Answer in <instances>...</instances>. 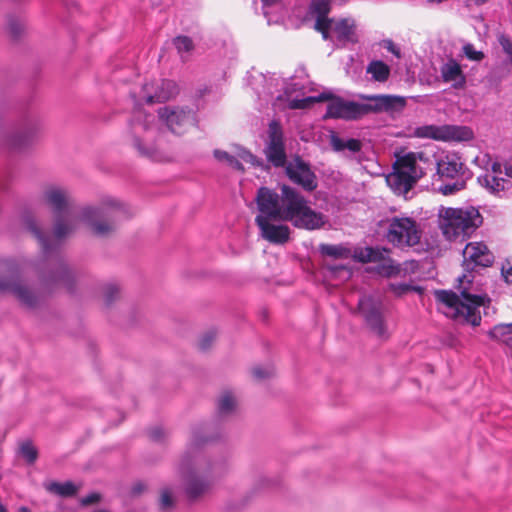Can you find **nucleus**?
<instances>
[{
  "instance_id": "44",
  "label": "nucleus",
  "mask_w": 512,
  "mask_h": 512,
  "mask_svg": "<svg viewBox=\"0 0 512 512\" xmlns=\"http://www.w3.org/2000/svg\"><path fill=\"white\" fill-rule=\"evenodd\" d=\"M119 293V288L117 285L115 284H108L106 287H105V291H104V296H105V301L106 303L109 305L113 302V300L116 298V296L118 295Z\"/></svg>"
},
{
  "instance_id": "15",
  "label": "nucleus",
  "mask_w": 512,
  "mask_h": 512,
  "mask_svg": "<svg viewBox=\"0 0 512 512\" xmlns=\"http://www.w3.org/2000/svg\"><path fill=\"white\" fill-rule=\"evenodd\" d=\"M268 143L265 149L267 160L274 167H284L287 162L283 130L279 121L272 120L268 126Z\"/></svg>"
},
{
  "instance_id": "5",
  "label": "nucleus",
  "mask_w": 512,
  "mask_h": 512,
  "mask_svg": "<svg viewBox=\"0 0 512 512\" xmlns=\"http://www.w3.org/2000/svg\"><path fill=\"white\" fill-rule=\"evenodd\" d=\"M128 135L132 146L140 156L156 162L167 160L165 153L157 142L160 134L156 127L154 115L141 109H135L129 121Z\"/></svg>"
},
{
  "instance_id": "23",
  "label": "nucleus",
  "mask_w": 512,
  "mask_h": 512,
  "mask_svg": "<svg viewBox=\"0 0 512 512\" xmlns=\"http://www.w3.org/2000/svg\"><path fill=\"white\" fill-rule=\"evenodd\" d=\"M367 99L370 101L365 104L367 114L369 112H398L406 105L405 98L396 95H374Z\"/></svg>"
},
{
  "instance_id": "37",
  "label": "nucleus",
  "mask_w": 512,
  "mask_h": 512,
  "mask_svg": "<svg viewBox=\"0 0 512 512\" xmlns=\"http://www.w3.org/2000/svg\"><path fill=\"white\" fill-rule=\"evenodd\" d=\"M390 253V250L384 247H367L366 259L370 262H380L385 260Z\"/></svg>"
},
{
  "instance_id": "55",
  "label": "nucleus",
  "mask_w": 512,
  "mask_h": 512,
  "mask_svg": "<svg viewBox=\"0 0 512 512\" xmlns=\"http://www.w3.org/2000/svg\"><path fill=\"white\" fill-rule=\"evenodd\" d=\"M19 512H31L28 507L22 506L19 508Z\"/></svg>"
},
{
  "instance_id": "27",
  "label": "nucleus",
  "mask_w": 512,
  "mask_h": 512,
  "mask_svg": "<svg viewBox=\"0 0 512 512\" xmlns=\"http://www.w3.org/2000/svg\"><path fill=\"white\" fill-rule=\"evenodd\" d=\"M44 488L51 494L62 498H68L76 495L78 487L72 481L63 483L57 481H49L44 483Z\"/></svg>"
},
{
  "instance_id": "4",
  "label": "nucleus",
  "mask_w": 512,
  "mask_h": 512,
  "mask_svg": "<svg viewBox=\"0 0 512 512\" xmlns=\"http://www.w3.org/2000/svg\"><path fill=\"white\" fill-rule=\"evenodd\" d=\"M433 158L425 152H408L397 157L393 171L386 176L387 184L395 193L405 195L420 178L433 170Z\"/></svg>"
},
{
  "instance_id": "13",
  "label": "nucleus",
  "mask_w": 512,
  "mask_h": 512,
  "mask_svg": "<svg viewBox=\"0 0 512 512\" xmlns=\"http://www.w3.org/2000/svg\"><path fill=\"white\" fill-rule=\"evenodd\" d=\"M416 134L440 141H467L473 138V131L469 127L456 125L423 126L417 128Z\"/></svg>"
},
{
  "instance_id": "16",
  "label": "nucleus",
  "mask_w": 512,
  "mask_h": 512,
  "mask_svg": "<svg viewBox=\"0 0 512 512\" xmlns=\"http://www.w3.org/2000/svg\"><path fill=\"white\" fill-rule=\"evenodd\" d=\"M159 118L168 129L177 135L183 134L186 129L195 124V113L191 109L163 107L158 110Z\"/></svg>"
},
{
  "instance_id": "6",
  "label": "nucleus",
  "mask_w": 512,
  "mask_h": 512,
  "mask_svg": "<svg viewBox=\"0 0 512 512\" xmlns=\"http://www.w3.org/2000/svg\"><path fill=\"white\" fill-rule=\"evenodd\" d=\"M281 221L306 230L319 229L326 222L325 216L314 211L300 192L285 184L281 186Z\"/></svg>"
},
{
  "instance_id": "18",
  "label": "nucleus",
  "mask_w": 512,
  "mask_h": 512,
  "mask_svg": "<svg viewBox=\"0 0 512 512\" xmlns=\"http://www.w3.org/2000/svg\"><path fill=\"white\" fill-rule=\"evenodd\" d=\"M329 99L325 118L355 120L367 114L365 104L347 101L340 97L330 96Z\"/></svg>"
},
{
  "instance_id": "20",
  "label": "nucleus",
  "mask_w": 512,
  "mask_h": 512,
  "mask_svg": "<svg viewBox=\"0 0 512 512\" xmlns=\"http://www.w3.org/2000/svg\"><path fill=\"white\" fill-rule=\"evenodd\" d=\"M463 264L466 270L492 265L494 256L483 242H470L463 250Z\"/></svg>"
},
{
  "instance_id": "36",
  "label": "nucleus",
  "mask_w": 512,
  "mask_h": 512,
  "mask_svg": "<svg viewBox=\"0 0 512 512\" xmlns=\"http://www.w3.org/2000/svg\"><path fill=\"white\" fill-rule=\"evenodd\" d=\"M173 44L176 47L178 53L181 55V58H184V54L191 52L194 48L193 41L188 36L175 37L173 39Z\"/></svg>"
},
{
  "instance_id": "53",
  "label": "nucleus",
  "mask_w": 512,
  "mask_h": 512,
  "mask_svg": "<svg viewBox=\"0 0 512 512\" xmlns=\"http://www.w3.org/2000/svg\"><path fill=\"white\" fill-rule=\"evenodd\" d=\"M492 171L493 173L497 174V173H501L502 172V164L501 163H498V162H494L492 164Z\"/></svg>"
},
{
  "instance_id": "11",
  "label": "nucleus",
  "mask_w": 512,
  "mask_h": 512,
  "mask_svg": "<svg viewBox=\"0 0 512 512\" xmlns=\"http://www.w3.org/2000/svg\"><path fill=\"white\" fill-rule=\"evenodd\" d=\"M41 124L35 118H26L16 130L4 136L0 130V144L13 151H23L30 147L39 137Z\"/></svg>"
},
{
  "instance_id": "46",
  "label": "nucleus",
  "mask_w": 512,
  "mask_h": 512,
  "mask_svg": "<svg viewBox=\"0 0 512 512\" xmlns=\"http://www.w3.org/2000/svg\"><path fill=\"white\" fill-rule=\"evenodd\" d=\"M148 433H149L150 439L155 442L161 441L165 436V432H164L163 428L158 427V426L150 429Z\"/></svg>"
},
{
  "instance_id": "1",
  "label": "nucleus",
  "mask_w": 512,
  "mask_h": 512,
  "mask_svg": "<svg viewBox=\"0 0 512 512\" xmlns=\"http://www.w3.org/2000/svg\"><path fill=\"white\" fill-rule=\"evenodd\" d=\"M44 203L51 209L55 217L53 237L51 238L36 220V211L25 208L21 214L24 228L38 241L43 261L38 264L52 266L45 281L62 283L67 290H73L74 275L60 256L63 239L71 234L78 221L89 225L97 236H106L115 228V221L119 219L121 205L116 200L106 199L102 207L86 206L78 209L66 189L58 186L48 187L43 193Z\"/></svg>"
},
{
  "instance_id": "38",
  "label": "nucleus",
  "mask_w": 512,
  "mask_h": 512,
  "mask_svg": "<svg viewBox=\"0 0 512 512\" xmlns=\"http://www.w3.org/2000/svg\"><path fill=\"white\" fill-rule=\"evenodd\" d=\"M235 157L241 162L250 163L254 166L260 165V161L247 149L243 147H237Z\"/></svg>"
},
{
  "instance_id": "25",
  "label": "nucleus",
  "mask_w": 512,
  "mask_h": 512,
  "mask_svg": "<svg viewBox=\"0 0 512 512\" xmlns=\"http://www.w3.org/2000/svg\"><path fill=\"white\" fill-rule=\"evenodd\" d=\"M329 144L335 152L344 153L346 156L352 158H355V155L361 152L363 146L359 139H345L334 131L330 133Z\"/></svg>"
},
{
  "instance_id": "47",
  "label": "nucleus",
  "mask_w": 512,
  "mask_h": 512,
  "mask_svg": "<svg viewBox=\"0 0 512 512\" xmlns=\"http://www.w3.org/2000/svg\"><path fill=\"white\" fill-rule=\"evenodd\" d=\"M100 498H101V496L99 493L93 492V493H90L87 496L83 497L80 502H81V505L88 506V505L99 502Z\"/></svg>"
},
{
  "instance_id": "10",
  "label": "nucleus",
  "mask_w": 512,
  "mask_h": 512,
  "mask_svg": "<svg viewBox=\"0 0 512 512\" xmlns=\"http://www.w3.org/2000/svg\"><path fill=\"white\" fill-rule=\"evenodd\" d=\"M0 292H10L28 308H34L39 302V294L21 280L20 268L12 261L0 272Z\"/></svg>"
},
{
  "instance_id": "29",
  "label": "nucleus",
  "mask_w": 512,
  "mask_h": 512,
  "mask_svg": "<svg viewBox=\"0 0 512 512\" xmlns=\"http://www.w3.org/2000/svg\"><path fill=\"white\" fill-rule=\"evenodd\" d=\"M319 250L334 259H348L352 256L350 248L344 244H321Z\"/></svg>"
},
{
  "instance_id": "30",
  "label": "nucleus",
  "mask_w": 512,
  "mask_h": 512,
  "mask_svg": "<svg viewBox=\"0 0 512 512\" xmlns=\"http://www.w3.org/2000/svg\"><path fill=\"white\" fill-rule=\"evenodd\" d=\"M366 72L371 74L373 80L385 82L390 76V67L381 60H373L368 64Z\"/></svg>"
},
{
  "instance_id": "51",
  "label": "nucleus",
  "mask_w": 512,
  "mask_h": 512,
  "mask_svg": "<svg viewBox=\"0 0 512 512\" xmlns=\"http://www.w3.org/2000/svg\"><path fill=\"white\" fill-rule=\"evenodd\" d=\"M502 274L505 277L507 282L512 283V266H509L507 268L505 266H503L502 267Z\"/></svg>"
},
{
  "instance_id": "42",
  "label": "nucleus",
  "mask_w": 512,
  "mask_h": 512,
  "mask_svg": "<svg viewBox=\"0 0 512 512\" xmlns=\"http://www.w3.org/2000/svg\"><path fill=\"white\" fill-rule=\"evenodd\" d=\"M173 498L171 491L168 488H165L161 492L160 497V507L162 510L169 509L173 506Z\"/></svg>"
},
{
  "instance_id": "54",
  "label": "nucleus",
  "mask_w": 512,
  "mask_h": 512,
  "mask_svg": "<svg viewBox=\"0 0 512 512\" xmlns=\"http://www.w3.org/2000/svg\"><path fill=\"white\" fill-rule=\"evenodd\" d=\"M277 0H262V2L264 3V5H271L273 3H275Z\"/></svg>"
},
{
  "instance_id": "48",
  "label": "nucleus",
  "mask_w": 512,
  "mask_h": 512,
  "mask_svg": "<svg viewBox=\"0 0 512 512\" xmlns=\"http://www.w3.org/2000/svg\"><path fill=\"white\" fill-rule=\"evenodd\" d=\"M391 289L397 294L401 295L407 291L412 290V286L406 283L391 284Z\"/></svg>"
},
{
  "instance_id": "2",
  "label": "nucleus",
  "mask_w": 512,
  "mask_h": 512,
  "mask_svg": "<svg viewBox=\"0 0 512 512\" xmlns=\"http://www.w3.org/2000/svg\"><path fill=\"white\" fill-rule=\"evenodd\" d=\"M209 441L202 428L193 429L191 441L181 459L179 470L185 479V494L189 501L197 500L208 491L210 481L203 476L215 474L218 469V464L209 461L202 450Z\"/></svg>"
},
{
  "instance_id": "33",
  "label": "nucleus",
  "mask_w": 512,
  "mask_h": 512,
  "mask_svg": "<svg viewBox=\"0 0 512 512\" xmlns=\"http://www.w3.org/2000/svg\"><path fill=\"white\" fill-rule=\"evenodd\" d=\"M215 159L219 162H224L228 166L238 171H244L243 164L235 157L226 151L215 149L213 152Z\"/></svg>"
},
{
  "instance_id": "22",
  "label": "nucleus",
  "mask_w": 512,
  "mask_h": 512,
  "mask_svg": "<svg viewBox=\"0 0 512 512\" xmlns=\"http://www.w3.org/2000/svg\"><path fill=\"white\" fill-rule=\"evenodd\" d=\"M332 34L338 42L342 44L356 43L358 41L356 34L355 21L350 18H343L339 20L331 19V23L327 27L325 40L332 38Z\"/></svg>"
},
{
  "instance_id": "12",
  "label": "nucleus",
  "mask_w": 512,
  "mask_h": 512,
  "mask_svg": "<svg viewBox=\"0 0 512 512\" xmlns=\"http://www.w3.org/2000/svg\"><path fill=\"white\" fill-rule=\"evenodd\" d=\"M358 309L369 328L380 338H387V329L383 318V305L372 296H363L358 301Z\"/></svg>"
},
{
  "instance_id": "19",
  "label": "nucleus",
  "mask_w": 512,
  "mask_h": 512,
  "mask_svg": "<svg viewBox=\"0 0 512 512\" xmlns=\"http://www.w3.org/2000/svg\"><path fill=\"white\" fill-rule=\"evenodd\" d=\"M259 214L281 221V194L268 187H260L255 198Z\"/></svg>"
},
{
  "instance_id": "56",
  "label": "nucleus",
  "mask_w": 512,
  "mask_h": 512,
  "mask_svg": "<svg viewBox=\"0 0 512 512\" xmlns=\"http://www.w3.org/2000/svg\"><path fill=\"white\" fill-rule=\"evenodd\" d=\"M0 512H7L6 507L0 502Z\"/></svg>"
},
{
  "instance_id": "3",
  "label": "nucleus",
  "mask_w": 512,
  "mask_h": 512,
  "mask_svg": "<svg viewBox=\"0 0 512 512\" xmlns=\"http://www.w3.org/2000/svg\"><path fill=\"white\" fill-rule=\"evenodd\" d=\"M460 295L453 291L438 290L435 292L437 301L443 306V313L454 320L478 326L481 322L479 307L490 299L485 294H476L472 290V280L467 275L458 277Z\"/></svg>"
},
{
  "instance_id": "21",
  "label": "nucleus",
  "mask_w": 512,
  "mask_h": 512,
  "mask_svg": "<svg viewBox=\"0 0 512 512\" xmlns=\"http://www.w3.org/2000/svg\"><path fill=\"white\" fill-rule=\"evenodd\" d=\"M275 219H268L265 216H256L255 222L260 229L261 236L273 244H285L290 238V228L285 224H274Z\"/></svg>"
},
{
  "instance_id": "24",
  "label": "nucleus",
  "mask_w": 512,
  "mask_h": 512,
  "mask_svg": "<svg viewBox=\"0 0 512 512\" xmlns=\"http://www.w3.org/2000/svg\"><path fill=\"white\" fill-rule=\"evenodd\" d=\"M331 9V0H311L308 14L315 19L314 28L326 37L327 27L331 23L328 14Z\"/></svg>"
},
{
  "instance_id": "35",
  "label": "nucleus",
  "mask_w": 512,
  "mask_h": 512,
  "mask_svg": "<svg viewBox=\"0 0 512 512\" xmlns=\"http://www.w3.org/2000/svg\"><path fill=\"white\" fill-rule=\"evenodd\" d=\"M329 98H330V94L329 93H321L319 96H315V97H306V98H303V99H294V100H292L289 103V108H291V109H304L310 103L329 100Z\"/></svg>"
},
{
  "instance_id": "7",
  "label": "nucleus",
  "mask_w": 512,
  "mask_h": 512,
  "mask_svg": "<svg viewBox=\"0 0 512 512\" xmlns=\"http://www.w3.org/2000/svg\"><path fill=\"white\" fill-rule=\"evenodd\" d=\"M482 221L481 214L474 207L448 208L442 219L441 228L445 237L452 240L459 236L469 237Z\"/></svg>"
},
{
  "instance_id": "50",
  "label": "nucleus",
  "mask_w": 512,
  "mask_h": 512,
  "mask_svg": "<svg viewBox=\"0 0 512 512\" xmlns=\"http://www.w3.org/2000/svg\"><path fill=\"white\" fill-rule=\"evenodd\" d=\"M146 486L142 482H138L133 485L131 493L133 495H139L145 490Z\"/></svg>"
},
{
  "instance_id": "49",
  "label": "nucleus",
  "mask_w": 512,
  "mask_h": 512,
  "mask_svg": "<svg viewBox=\"0 0 512 512\" xmlns=\"http://www.w3.org/2000/svg\"><path fill=\"white\" fill-rule=\"evenodd\" d=\"M366 252H367V247L360 249L359 252L355 253L354 257L362 263H369L370 260H365Z\"/></svg>"
},
{
  "instance_id": "9",
  "label": "nucleus",
  "mask_w": 512,
  "mask_h": 512,
  "mask_svg": "<svg viewBox=\"0 0 512 512\" xmlns=\"http://www.w3.org/2000/svg\"><path fill=\"white\" fill-rule=\"evenodd\" d=\"M386 224L385 238L394 247L405 249L420 243L422 232L413 218L393 216Z\"/></svg>"
},
{
  "instance_id": "34",
  "label": "nucleus",
  "mask_w": 512,
  "mask_h": 512,
  "mask_svg": "<svg viewBox=\"0 0 512 512\" xmlns=\"http://www.w3.org/2000/svg\"><path fill=\"white\" fill-rule=\"evenodd\" d=\"M19 454L28 464H33L38 457V451L30 440L20 443Z\"/></svg>"
},
{
  "instance_id": "40",
  "label": "nucleus",
  "mask_w": 512,
  "mask_h": 512,
  "mask_svg": "<svg viewBox=\"0 0 512 512\" xmlns=\"http://www.w3.org/2000/svg\"><path fill=\"white\" fill-rule=\"evenodd\" d=\"M497 39H498V42H499L500 46L502 47L503 51L506 53L510 62L512 63V41H511V39L505 34L498 35Z\"/></svg>"
},
{
  "instance_id": "45",
  "label": "nucleus",
  "mask_w": 512,
  "mask_h": 512,
  "mask_svg": "<svg viewBox=\"0 0 512 512\" xmlns=\"http://www.w3.org/2000/svg\"><path fill=\"white\" fill-rule=\"evenodd\" d=\"M214 339H215L214 332L206 333L199 341V348L201 350H207L210 347V345Z\"/></svg>"
},
{
  "instance_id": "8",
  "label": "nucleus",
  "mask_w": 512,
  "mask_h": 512,
  "mask_svg": "<svg viewBox=\"0 0 512 512\" xmlns=\"http://www.w3.org/2000/svg\"><path fill=\"white\" fill-rule=\"evenodd\" d=\"M434 167H436V175L439 179H451L453 183H447L440 186L439 191L443 195H452L465 188L466 168L461 161V157L457 153H446L433 159Z\"/></svg>"
},
{
  "instance_id": "39",
  "label": "nucleus",
  "mask_w": 512,
  "mask_h": 512,
  "mask_svg": "<svg viewBox=\"0 0 512 512\" xmlns=\"http://www.w3.org/2000/svg\"><path fill=\"white\" fill-rule=\"evenodd\" d=\"M463 52L465 56L472 61H481L485 57L484 53L476 50L474 45L471 43H467L463 46Z\"/></svg>"
},
{
  "instance_id": "28",
  "label": "nucleus",
  "mask_w": 512,
  "mask_h": 512,
  "mask_svg": "<svg viewBox=\"0 0 512 512\" xmlns=\"http://www.w3.org/2000/svg\"><path fill=\"white\" fill-rule=\"evenodd\" d=\"M481 186L487 188L492 194L499 195L508 188L510 182L504 178L492 174H485L478 177Z\"/></svg>"
},
{
  "instance_id": "17",
  "label": "nucleus",
  "mask_w": 512,
  "mask_h": 512,
  "mask_svg": "<svg viewBox=\"0 0 512 512\" xmlns=\"http://www.w3.org/2000/svg\"><path fill=\"white\" fill-rule=\"evenodd\" d=\"M288 178L304 190L311 192L317 188V178L309 163L300 156H295L284 166Z\"/></svg>"
},
{
  "instance_id": "43",
  "label": "nucleus",
  "mask_w": 512,
  "mask_h": 512,
  "mask_svg": "<svg viewBox=\"0 0 512 512\" xmlns=\"http://www.w3.org/2000/svg\"><path fill=\"white\" fill-rule=\"evenodd\" d=\"M22 29H23V25L18 19L10 18L8 20V30H9V33L14 38H17L18 36H20Z\"/></svg>"
},
{
  "instance_id": "31",
  "label": "nucleus",
  "mask_w": 512,
  "mask_h": 512,
  "mask_svg": "<svg viewBox=\"0 0 512 512\" xmlns=\"http://www.w3.org/2000/svg\"><path fill=\"white\" fill-rule=\"evenodd\" d=\"M489 335L512 347V323L495 325Z\"/></svg>"
},
{
  "instance_id": "14",
  "label": "nucleus",
  "mask_w": 512,
  "mask_h": 512,
  "mask_svg": "<svg viewBox=\"0 0 512 512\" xmlns=\"http://www.w3.org/2000/svg\"><path fill=\"white\" fill-rule=\"evenodd\" d=\"M179 92L175 81L161 79L156 82L145 83L142 87V95L139 99L132 94L134 101L137 103L144 100L146 104L163 103L175 97Z\"/></svg>"
},
{
  "instance_id": "57",
  "label": "nucleus",
  "mask_w": 512,
  "mask_h": 512,
  "mask_svg": "<svg viewBox=\"0 0 512 512\" xmlns=\"http://www.w3.org/2000/svg\"><path fill=\"white\" fill-rule=\"evenodd\" d=\"M488 0H474V2L476 4H484L485 2H487Z\"/></svg>"
},
{
  "instance_id": "32",
  "label": "nucleus",
  "mask_w": 512,
  "mask_h": 512,
  "mask_svg": "<svg viewBox=\"0 0 512 512\" xmlns=\"http://www.w3.org/2000/svg\"><path fill=\"white\" fill-rule=\"evenodd\" d=\"M236 400L231 392H224L218 400V413L221 416L228 415L235 410Z\"/></svg>"
},
{
  "instance_id": "26",
  "label": "nucleus",
  "mask_w": 512,
  "mask_h": 512,
  "mask_svg": "<svg viewBox=\"0 0 512 512\" xmlns=\"http://www.w3.org/2000/svg\"><path fill=\"white\" fill-rule=\"evenodd\" d=\"M441 76L444 82H454L455 88H462L465 85L466 78L459 63L451 58L441 66Z\"/></svg>"
},
{
  "instance_id": "41",
  "label": "nucleus",
  "mask_w": 512,
  "mask_h": 512,
  "mask_svg": "<svg viewBox=\"0 0 512 512\" xmlns=\"http://www.w3.org/2000/svg\"><path fill=\"white\" fill-rule=\"evenodd\" d=\"M252 374L254 378L258 380H263L271 377L274 374V369L272 367L264 368L261 366H257L252 369Z\"/></svg>"
},
{
  "instance_id": "52",
  "label": "nucleus",
  "mask_w": 512,
  "mask_h": 512,
  "mask_svg": "<svg viewBox=\"0 0 512 512\" xmlns=\"http://www.w3.org/2000/svg\"><path fill=\"white\" fill-rule=\"evenodd\" d=\"M504 166V171H505V174L512 178V158L506 160L503 164Z\"/></svg>"
}]
</instances>
